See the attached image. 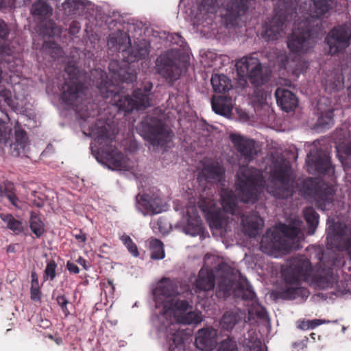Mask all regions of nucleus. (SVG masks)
Listing matches in <instances>:
<instances>
[{"instance_id":"1","label":"nucleus","mask_w":351,"mask_h":351,"mask_svg":"<svg viewBox=\"0 0 351 351\" xmlns=\"http://www.w3.org/2000/svg\"><path fill=\"white\" fill-rule=\"evenodd\" d=\"M265 184V182L258 170L247 166H240L236 182L238 197L228 189H223L221 192V204L223 211L234 215L238 199L245 203H254L263 191Z\"/></svg>"},{"instance_id":"2","label":"nucleus","mask_w":351,"mask_h":351,"mask_svg":"<svg viewBox=\"0 0 351 351\" xmlns=\"http://www.w3.org/2000/svg\"><path fill=\"white\" fill-rule=\"evenodd\" d=\"M94 76L93 84L95 86L102 97L111 98L110 103L118 108L119 111L130 112L134 110H143L152 106L151 90L152 83L146 84L143 88H137L132 93V96L121 95L115 92L112 83L109 82L106 73L96 70L92 73Z\"/></svg>"},{"instance_id":"3","label":"nucleus","mask_w":351,"mask_h":351,"mask_svg":"<svg viewBox=\"0 0 351 351\" xmlns=\"http://www.w3.org/2000/svg\"><path fill=\"white\" fill-rule=\"evenodd\" d=\"M189 303L186 300L178 301L171 309L172 313H168L165 319V326L162 324H154L159 331L163 332L167 341L169 342L170 351H187L184 345L185 334L180 330L179 324H198L202 321L200 312L193 311Z\"/></svg>"},{"instance_id":"4","label":"nucleus","mask_w":351,"mask_h":351,"mask_svg":"<svg viewBox=\"0 0 351 351\" xmlns=\"http://www.w3.org/2000/svg\"><path fill=\"white\" fill-rule=\"evenodd\" d=\"M313 12L305 21L295 23L291 35L288 38L287 46L292 53L298 56L306 53L314 47V36L319 25V19L330 9L327 0H313Z\"/></svg>"},{"instance_id":"5","label":"nucleus","mask_w":351,"mask_h":351,"mask_svg":"<svg viewBox=\"0 0 351 351\" xmlns=\"http://www.w3.org/2000/svg\"><path fill=\"white\" fill-rule=\"evenodd\" d=\"M250 0H230L224 7L225 0H201L192 19L194 26L206 27L212 24L215 13L219 10L221 17L227 27L234 25L237 19L243 15L248 9Z\"/></svg>"},{"instance_id":"6","label":"nucleus","mask_w":351,"mask_h":351,"mask_svg":"<svg viewBox=\"0 0 351 351\" xmlns=\"http://www.w3.org/2000/svg\"><path fill=\"white\" fill-rule=\"evenodd\" d=\"M302 227V221L294 217L288 225L279 223L268 230L261 241V251L269 256H276L279 252L296 249Z\"/></svg>"},{"instance_id":"7","label":"nucleus","mask_w":351,"mask_h":351,"mask_svg":"<svg viewBox=\"0 0 351 351\" xmlns=\"http://www.w3.org/2000/svg\"><path fill=\"white\" fill-rule=\"evenodd\" d=\"M204 262L195 282V292L212 290L217 278L219 290L228 293L232 287V268L215 255L206 254Z\"/></svg>"},{"instance_id":"8","label":"nucleus","mask_w":351,"mask_h":351,"mask_svg":"<svg viewBox=\"0 0 351 351\" xmlns=\"http://www.w3.org/2000/svg\"><path fill=\"white\" fill-rule=\"evenodd\" d=\"M265 170L269 173L267 191L277 198H287L294 191V181L291 167L282 157L271 156L267 159Z\"/></svg>"},{"instance_id":"9","label":"nucleus","mask_w":351,"mask_h":351,"mask_svg":"<svg viewBox=\"0 0 351 351\" xmlns=\"http://www.w3.org/2000/svg\"><path fill=\"white\" fill-rule=\"evenodd\" d=\"M189 290L187 285H180L179 281L169 278H162L153 291L156 312L153 318L154 324H162L165 326V319L168 313H172L174 304L180 300H175L179 295Z\"/></svg>"},{"instance_id":"10","label":"nucleus","mask_w":351,"mask_h":351,"mask_svg":"<svg viewBox=\"0 0 351 351\" xmlns=\"http://www.w3.org/2000/svg\"><path fill=\"white\" fill-rule=\"evenodd\" d=\"M65 70L69 80L62 88L61 99L66 105L73 107L82 119H85L92 114L88 112H83V107L80 108L85 101L87 91L86 86L82 84L83 77L77 68L73 66H67Z\"/></svg>"},{"instance_id":"11","label":"nucleus","mask_w":351,"mask_h":351,"mask_svg":"<svg viewBox=\"0 0 351 351\" xmlns=\"http://www.w3.org/2000/svg\"><path fill=\"white\" fill-rule=\"evenodd\" d=\"M238 74L247 77L250 82L259 86L266 83L269 79L267 70H264L260 60L254 56H244L236 63Z\"/></svg>"},{"instance_id":"12","label":"nucleus","mask_w":351,"mask_h":351,"mask_svg":"<svg viewBox=\"0 0 351 351\" xmlns=\"http://www.w3.org/2000/svg\"><path fill=\"white\" fill-rule=\"evenodd\" d=\"M136 206L144 215L159 214L167 209V204L158 190H153L136 197Z\"/></svg>"},{"instance_id":"13","label":"nucleus","mask_w":351,"mask_h":351,"mask_svg":"<svg viewBox=\"0 0 351 351\" xmlns=\"http://www.w3.org/2000/svg\"><path fill=\"white\" fill-rule=\"evenodd\" d=\"M351 38L350 26L344 25L335 27L326 36V42L332 55L348 47Z\"/></svg>"},{"instance_id":"14","label":"nucleus","mask_w":351,"mask_h":351,"mask_svg":"<svg viewBox=\"0 0 351 351\" xmlns=\"http://www.w3.org/2000/svg\"><path fill=\"white\" fill-rule=\"evenodd\" d=\"M308 171L311 174L326 173L331 167L330 158L324 151L313 148L306 159Z\"/></svg>"},{"instance_id":"15","label":"nucleus","mask_w":351,"mask_h":351,"mask_svg":"<svg viewBox=\"0 0 351 351\" xmlns=\"http://www.w3.org/2000/svg\"><path fill=\"white\" fill-rule=\"evenodd\" d=\"M199 207L204 213H207V219L213 234H218L221 237H226L228 232L230 231L232 220L222 212L214 213L208 210V206L199 204Z\"/></svg>"},{"instance_id":"16","label":"nucleus","mask_w":351,"mask_h":351,"mask_svg":"<svg viewBox=\"0 0 351 351\" xmlns=\"http://www.w3.org/2000/svg\"><path fill=\"white\" fill-rule=\"evenodd\" d=\"M8 35L7 25L0 21V58L9 64L18 58L20 47L16 42H7L5 38Z\"/></svg>"},{"instance_id":"17","label":"nucleus","mask_w":351,"mask_h":351,"mask_svg":"<svg viewBox=\"0 0 351 351\" xmlns=\"http://www.w3.org/2000/svg\"><path fill=\"white\" fill-rule=\"evenodd\" d=\"M171 56L169 53L161 54L156 64L157 72L169 82L176 80L180 75V69L174 63Z\"/></svg>"},{"instance_id":"18","label":"nucleus","mask_w":351,"mask_h":351,"mask_svg":"<svg viewBox=\"0 0 351 351\" xmlns=\"http://www.w3.org/2000/svg\"><path fill=\"white\" fill-rule=\"evenodd\" d=\"M230 138L245 162H250L256 156L258 150L254 141L237 134H230Z\"/></svg>"},{"instance_id":"19","label":"nucleus","mask_w":351,"mask_h":351,"mask_svg":"<svg viewBox=\"0 0 351 351\" xmlns=\"http://www.w3.org/2000/svg\"><path fill=\"white\" fill-rule=\"evenodd\" d=\"M99 153L104 158L105 165L110 169L128 171L132 167V162L121 152L116 149L104 152L103 148L99 147Z\"/></svg>"},{"instance_id":"20","label":"nucleus","mask_w":351,"mask_h":351,"mask_svg":"<svg viewBox=\"0 0 351 351\" xmlns=\"http://www.w3.org/2000/svg\"><path fill=\"white\" fill-rule=\"evenodd\" d=\"M172 137L173 132L162 122L149 125L146 135L147 139L154 147H163L171 141Z\"/></svg>"},{"instance_id":"21","label":"nucleus","mask_w":351,"mask_h":351,"mask_svg":"<svg viewBox=\"0 0 351 351\" xmlns=\"http://www.w3.org/2000/svg\"><path fill=\"white\" fill-rule=\"evenodd\" d=\"M217 330L213 327L199 329L195 335V345L202 351H212L217 343Z\"/></svg>"},{"instance_id":"22","label":"nucleus","mask_w":351,"mask_h":351,"mask_svg":"<svg viewBox=\"0 0 351 351\" xmlns=\"http://www.w3.org/2000/svg\"><path fill=\"white\" fill-rule=\"evenodd\" d=\"M239 293L243 300H247L252 303L248 309L250 315H256L257 317L263 319L267 317V311L265 308L258 302L256 294L251 286H247L245 289H241Z\"/></svg>"},{"instance_id":"23","label":"nucleus","mask_w":351,"mask_h":351,"mask_svg":"<svg viewBox=\"0 0 351 351\" xmlns=\"http://www.w3.org/2000/svg\"><path fill=\"white\" fill-rule=\"evenodd\" d=\"M185 217L187 224L184 228V232L191 236L199 234L202 230V220L195 205L191 204L186 208Z\"/></svg>"},{"instance_id":"24","label":"nucleus","mask_w":351,"mask_h":351,"mask_svg":"<svg viewBox=\"0 0 351 351\" xmlns=\"http://www.w3.org/2000/svg\"><path fill=\"white\" fill-rule=\"evenodd\" d=\"M241 226L243 231L250 237H255L259 234L264 226L263 219L256 213L242 215Z\"/></svg>"},{"instance_id":"25","label":"nucleus","mask_w":351,"mask_h":351,"mask_svg":"<svg viewBox=\"0 0 351 351\" xmlns=\"http://www.w3.org/2000/svg\"><path fill=\"white\" fill-rule=\"evenodd\" d=\"M287 26L285 21H282L280 15H276L269 23L264 27L263 37L267 40H275L285 34L284 29Z\"/></svg>"},{"instance_id":"26","label":"nucleus","mask_w":351,"mask_h":351,"mask_svg":"<svg viewBox=\"0 0 351 351\" xmlns=\"http://www.w3.org/2000/svg\"><path fill=\"white\" fill-rule=\"evenodd\" d=\"M277 104L285 112L293 110L298 106L295 95L284 88H278L275 92Z\"/></svg>"},{"instance_id":"27","label":"nucleus","mask_w":351,"mask_h":351,"mask_svg":"<svg viewBox=\"0 0 351 351\" xmlns=\"http://www.w3.org/2000/svg\"><path fill=\"white\" fill-rule=\"evenodd\" d=\"M213 111L220 115L228 117L233 108V101L226 96H215L211 101Z\"/></svg>"},{"instance_id":"28","label":"nucleus","mask_w":351,"mask_h":351,"mask_svg":"<svg viewBox=\"0 0 351 351\" xmlns=\"http://www.w3.org/2000/svg\"><path fill=\"white\" fill-rule=\"evenodd\" d=\"M108 46L115 51H125L131 45L130 36L123 32H117L109 36Z\"/></svg>"},{"instance_id":"29","label":"nucleus","mask_w":351,"mask_h":351,"mask_svg":"<svg viewBox=\"0 0 351 351\" xmlns=\"http://www.w3.org/2000/svg\"><path fill=\"white\" fill-rule=\"evenodd\" d=\"M344 77L342 73L339 71H334L326 75L322 80V84L325 90L329 93L337 91L343 86Z\"/></svg>"},{"instance_id":"30","label":"nucleus","mask_w":351,"mask_h":351,"mask_svg":"<svg viewBox=\"0 0 351 351\" xmlns=\"http://www.w3.org/2000/svg\"><path fill=\"white\" fill-rule=\"evenodd\" d=\"M89 135L95 138V141L99 145L105 143L108 145L111 142L112 137L104 121L99 120L90 128Z\"/></svg>"},{"instance_id":"31","label":"nucleus","mask_w":351,"mask_h":351,"mask_svg":"<svg viewBox=\"0 0 351 351\" xmlns=\"http://www.w3.org/2000/svg\"><path fill=\"white\" fill-rule=\"evenodd\" d=\"M244 313L239 310H232L224 313L220 321V326L223 330L230 331L241 321Z\"/></svg>"},{"instance_id":"32","label":"nucleus","mask_w":351,"mask_h":351,"mask_svg":"<svg viewBox=\"0 0 351 351\" xmlns=\"http://www.w3.org/2000/svg\"><path fill=\"white\" fill-rule=\"evenodd\" d=\"M150 52V44L146 40H141L134 43L129 51L130 61L145 58Z\"/></svg>"},{"instance_id":"33","label":"nucleus","mask_w":351,"mask_h":351,"mask_svg":"<svg viewBox=\"0 0 351 351\" xmlns=\"http://www.w3.org/2000/svg\"><path fill=\"white\" fill-rule=\"evenodd\" d=\"M224 171L221 166L217 162H209L205 164L200 176H204L206 180L220 181L223 176Z\"/></svg>"},{"instance_id":"34","label":"nucleus","mask_w":351,"mask_h":351,"mask_svg":"<svg viewBox=\"0 0 351 351\" xmlns=\"http://www.w3.org/2000/svg\"><path fill=\"white\" fill-rule=\"evenodd\" d=\"M211 84L215 92L223 93L232 88L231 80L223 74H214L211 77Z\"/></svg>"},{"instance_id":"35","label":"nucleus","mask_w":351,"mask_h":351,"mask_svg":"<svg viewBox=\"0 0 351 351\" xmlns=\"http://www.w3.org/2000/svg\"><path fill=\"white\" fill-rule=\"evenodd\" d=\"M1 219L6 224L7 228L12 231L15 234L18 235L23 233L25 227L22 221L16 219L10 214H1Z\"/></svg>"},{"instance_id":"36","label":"nucleus","mask_w":351,"mask_h":351,"mask_svg":"<svg viewBox=\"0 0 351 351\" xmlns=\"http://www.w3.org/2000/svg\"><path fill=\"white\" fill-rule=\"evenodd\" d=\"M29 223V228L33 234L37 238H40L45 232V226L44 222L36 213L33 211L30 213Z\"/></svg>"},{"instance_id":"37","label":"nucleus","mask_w":351,"mask_h":351,"mask_svg":"<svg viewBox=\"0 0 351 351\" xmlns=\"http://www.w3.org/2000/svg\"><path fill=\"white\" fill-rule=\"evenodd\" d=\"M304 215L308 224V233L312 235L315 233L319 223V215L312 207L304 210Z\"/></svg>"},{"instance_id":"38","label":"nucleus","mask_w":351,"mask_h":351,"mask_svg":"<svg viewBox=\"0 0 351 351\" xmlns=\"http://www.w3.org/2000/svg\"><path fill=\"white\" fill-rule=\"evenodd\" d=\"M28 144L26 132L19 127L15 128V143L11 145L16 151V155L19 154V149H24Z\"/></svg>"},{"instance_id":"39","label":"nucleus","mask_w":351,"mask_h":351,"mask_svg":"<svg viewBox=\"0 0 351 351\" xmlns=\"http://www.w3.org/2000/svg\"><path fill=\"white\" fill-rule=\"evenodd\" d=\"M52 8L45 1L39 0L35 2L31 8V13L40 17H45L51 15Z\"/></svg>"},{"instance_id":"40","label":"nucleus","mask_w":351,"mask_h":351,"mask_svg":"<svg viewBox=\"0 0 351 351\" xmlns=\"http://www.w3.org/2000/svg\"><path fill=\"white\" fill-rule=\"evenodd\" d=\"M12 188L13 186L10 182L0 184V195L2 197H6L13 206L17 207L18 198L12 192Z\"/></svg>"},{"instance_id":"41","label":"nucleus","mask_w":351,"mask_h":351,"mask_svg":"<svg viewBox=\"0 0 351 351\" xmlns=\"http://www.w3.org/2000/svg\"><path fill=\"white\" fill-rule=\"evenodd\" d=\"M151 258L154 260H161L165 257V251L162 243L158 239L152 240L150 242Z\"/></svg>"},{"instance_id":"42","label":"nucleus","mask_w":351,"mask_h":351,"mask_svg":"<svg viewBox=\"0 0 351 351\" xmlns=\"http://www.w3.org/2000/svg\"><path fill=\"white\" fill-rule=\"evenodd\" d=\"M316 206L321 210H328L332 204V195L326 193L317 195L315 199Z\"/></svg>"},{"instance_id":"43","label":"nucleus","mask_w":351,"mask_h":351,"mask_svg":"<svg viewBox=\"0 0 351 351\" xmlns=\"http://www.w3.org/2000/svg\"><path fill=\"white\" fill-rule=\"evenodd\" d=\"M43 48L54 59L59 58L62 56L63 51L62 48L55 43L45 42Z\"/></svg>"},{"instance_id":"44","label":"nucleus","mask_w":351,"mask_h":351,"mask_svg":"<svg viewBox=\"0 0 351 351\" xmlns=\"http://www.w3.org/2000/svg\"><path fill=\"white\" fill-rule=\"evenodd\" d=\"M245 341V346L250 351H264L261 341L257 337H253L251 332H248V337Z\"/></svg>"},{"instance_id":"45","label":"nucleus","mask_w":351,"mask_h":351,"mask_svg":"<svg viewBox=\"0 0 351 351\" xmlns=\"http://www.w3.org/2000/svg\"><path fill=\"white\" fill-rule=\"evenodd\" d=\"M217 351H239L237 342L230 337L221 341Z\"/></svg>"},{"instance_id":"46","label":"nucleus","mask_w":351,"mask_h":351,"mask_svg":"<svg viewBox=\"0 0 351 351\" xmlns=\"http://www.w3.org/2000/svg\"><path fill=\"white\" fill-rule=\"evenodd\" d=\"M82 5V0H65L63 3L64 9L69 14H75Z\"/></svg>"},{"instance_id":"47","label":"nucleus","mask_w":351,"mask_h":351,"mask_svg":"<svg viewBox=\"0 0 351 351\" xmlns=\"http://www.w3.org/2000/svg\"><path fill=\"white\" fill-rule=\"evenodd\" d=\"M121 240L125 246L127 247L128 251L132 254L134 257H137L139 255L138 248L136 245L132 241L131 238L127 235L123 234L121 237Z\"/></svg>"},{"instance_id":"48","label":"nucleus","mask_w":351,"mask_h":351,"mask_svg":"<svg viewBox=\"0 0 351 351\" xmlns=\"http://www.w3.org/2000/svg\"><path fill=\"white\" fill-rule=\"evenodd\" d=\"M12 130L5 124L0 121V145H5L8 143L11 135Z\"/></svg>"},{"instance_id":"49","label":"nucleus","mask_w":351,"mask_h":351,"mask_svg":"<svg viewBox=\"0 0 351 351\" xmlns=\"http://www.w3.org/2000/svg\"><path fill=\"white\" fill-rule=\"evenodd\" d=\"M319 124L323 127L330 126L333 123V110H328L322 114L318 120Z\"/></svg>"},{"instance_id":"50","label":"nucleus","mask_w":351,"mask_h":351,"mask_svg":"<svg viewBox=\"0 0 351 351\" xmlns=\"http://www.w3.org/2000/svg\"><path fill=\"white\" fill-rule=\"evenodd\" d=\"M57 265L54 261H50L47 263L46 268L45 269V278H49L53 280L56 277V269Z\"/></svg>"},{"instance_id":"51","label":"nucleus","mask_w":351,"mask_h":351,"mask_svg":"<svg viewBox=\"0 0 351 351\" xmlns=\"http://www.w3.org/2000/svg\"><path fill=\"white\" fill-rule=\"evenodd\" d=\"M344 156H341L340 160L343 165L351 167V143L342 147Z\"/></svg>"},{"instance_id":"52","label":"nucleus","mask_w":351,"mask_h":351,"mask_svg":"<svg viewBox=\"0 0 351 351\" xmlns=\"http://www.w3.org/2000/svg\"><path fill=\"white\" fill-rule=\"evenodd\" d=\"M56 301L58 305L61 307L65 316H68L70 314V312L67 308L69 300L65 298L64 295H58L56 298Z\"/></svg>"},{"instance_id":"53","label":"nucleus","mask_w":351,"mask_h":351,"mask_svg":"<svg viewBox=\"0 0 351 351\" xmlns=\"http://www.w3.org/2000/svg\"><path fill=\"white\" fill-rule=\"evenodd\" d=\"M11 98V93L6 88L0 87V102L4 101L9 104Z\"/></svg>"},{"instance_id":"54","label":"nucleus","mask_w":351,"mask_h":351,"mask_svg":"<svg viewBox=\"0 0 351 351\" xmlns=\"http://www.w3.org/2000/svg\"><path fill=\"white\" fill-rule=\"evenodd\" d=\"M295 9V5L292 3V0L283 1V8H282V10H284L285 12L290 13Z\"/></svg>"},{"instance_id":"55","label":"nucleus","mask_w":351,"mask_h":351,"mask_svg":"<svg viewBox=\"0 0 351 351\" xmlns=\"http://www.w3.org/2000/svg\"><path fill=\"white\" fill-rule=\"evenodd\" d=\"M122 70H120L118 73L119 80L121 82H125L127 83L131 82L136 79V75L134 73H128L127 77L121 76Z\"/></svg>"},{"instance_id":"56","label":"nucleus","mask_w":351,"mask_h":351,"mask_svg":"<svg viewBox=\"0 0 351 351\" xmlns=\"http://www.w3.org/2000/svg\"><path fill=\"white\" fill-rule=\"evenodd\" d=\"M80 30V25L79 23L73 21L69 27V33L72 35L77 34Z\"/></svg>"},{"instance_id":"57","label":"nucleus","mask_w":351,"mask_h":351,"mask_svg":"<svg viewBox=\"0 0 351 351\" xmlns=\"http://www.w3.org/2000/svg\"><path fill=\"white\" fill-rule=\"evenodd\" d=\"M40 288H31V299L34 301H38L40 299Z\"/></svg>"},{"instance_id":"58","label":"nucleus","mask_w":351,"mask_h":351,"mask_svg":"<svg viewBox=\"0 0 351 351\" xmlns=\"http://www.w3.org/2000/svg\"><path fill=\"white\" fill-rule=\"evenodd\" d=\"M326 323H330L329 320L321 319H315L313 320H310V324L311 326V329L315 328V327Z\"/></svg>"},{"instance_id":"59","label":"nucleus","mask_w":351,"mask_h":351,"mask_svg":"<svg viewBox=\"0 0 351 351\" xmlns=\"http://www.w3.org/2000/svg\"><path fill=\"white\" fill-rule=\"evenodd\" d=\"M50 25H51V32L49 34V36H54L60 34L61 31H60V27L56 26L53 23H50Z\"/></svg>"},{"instance_id":"60","label":"nucleus","mask_w":351,"mask_h":351,"mask_svg":"<svg viewBox=\"0 0 351 351\" xmlns=\"http://www.w3.org/2000/svg\"><path fill=\"white\" fill-rule=\"evenodd\" d=\"M171 41L173 43L179 45H182L183 40L182 36L179 34H174L173 35L171 36Z\"/></svg>"},{"instance_id":"61","label":"nucleus","mask_w":351,"mask_h":351,"mask_svg":"<svg viewBox=\"0 0 351 351\" xmlns=\"http://www.w3.org/2000/svg\"><path fill=\"white\" fill-rule=\"evenodd\" d=\"M68 270L73 274H78L80 272L79 267L73 263L68 262L66 265Z\"/></svg>"},{"instance_id":"62","label":"nucleus","mask_w":351,"mask_h":351,"mask_svg":"<svg viewBox=\"0 0 351 351\" xmlns=\"http://www.w3.org/2000/svg\"><path fill=\"white\" fill-rule=\"evenodd\" d=\"M32 282H31V288H38V279L36 274L35 272H32L31 274Z\"/></svg>"},{"instance_id":"63","label":"nucleus","mask_w":351,"mask_h":351,"mask_svg":"<svg viewBox=\"0 0 351 351\" xmlns=\"http://www.w3.org/2000/svg\"><path fill=\"white\" fill-rule=\"evenodd\" d=\"M298 327L302 330L311 329V326L310 324V320L301 322V323L300 324Z\"/></svg>"},{"instance_id":"64","label":"nucleus","mask_w":351,"mask_h":351,"mask_svg":"<svg viewBox=\"0 0 351 351\" xmlns=\"http://www.w3.org/2000/svg\"><path fill=\"white\" fill-rule=\"evenodd\" d=\"M75 238L82 243H85L86 240V236L84 233L80 232L79 234H76L74 235Z\"/></svg>"}]
</instances>
